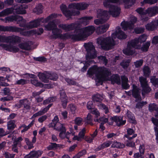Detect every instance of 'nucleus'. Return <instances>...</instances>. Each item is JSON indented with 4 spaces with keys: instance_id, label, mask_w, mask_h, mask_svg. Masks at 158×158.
<instances>
[{
    "instance_id": "nucleus-1",
    "label": "nucleus",
    "mask_w": 158,
    "mask_h": 158,
    "mask_svg": "<svg viewBox=\"0 0 158 158\" xmlns=\"http://www.w3.org/2000/svg\"><path fill=\"white\" fill-rule=\"evenodd\" d=\"M57 16V14H52L44 19L42 17L36 19L30 22L27 24L26 23V20L23 19V20L18 24H19V26L20 27H26L28 29H32L37 27L41 23H47L50 20L56 18Z\"/></svg>"
},
{
    "instance_id": "nucleus-2",
    "label": "nucleus",
    "mask_w": 158,
    "mask_h": 158,
    "mask_svg": "<svg viewBox=\"0 0 158 158\" xmlns=\"http://www.w3.org/2000/svg\"><path fill=\"white\" fill-rule=\"evenodd\" d=\"M84 46L87 52L85 56L86 60L85 61L84 66L88 68L91 62V61L89 60L94 59L97 57V52L92 43H85Z\"/></svg>"
},
{
    "instance_id": "nucleus-3",
    "label": "nucleus",
    "mask_w": 158,
    "mask_h": 158,
    "mask_svg": "<svg viewBox=\"0 0 158 158\" xmlns=\"http://www.w3.org/2000/svg\"><path fill=\"white\" fill-rule=\"evenodd\" d=\"M120 1H104L103 2L104 6L109 9V12L113 17H116L119 16L121 12L120 8L112 4V3H116Z\"/></svg>"
},
{
    "instance_id": "nucleus-4",
    "label": "nucleus",
    "mask_w": 158,
    "mask_h": 158,
    "mask_svg": "<svg viewBox=\"0 0 158 158\" xmlns=\"http://www.w3.org/2000/svg\"><path fill=\"white\" fill-rule=\"evenodd\" d=\"M97 43L101 45L102 49L106 51L111 49L115 44L114 40L110 37L105 38L99 37L97 39Z\"/></svg>"
},
{
    "instance_id": "nucleus-5",
    "label": "nucleus",
    "mask_w": 158,
    "mask_h": 158,
    "mask_svg": "<svg viewBox=\"0 0 158 158\" xmlns=\"http://www.w3.org/2000/svg\"><path fill=\"white\" fill-rule=\"evenodd\" d=\"M147 39V36L145 35H143L139 36L138 38H136L134 40H132L129 44L130 46L131 45L132 47L137 49H140L141 44L145 42ZM134 53V50L129 49V55H132Z\"/></svg>"
},
{
    "instance_id": "nucleus-6",
    "label": "nucleus",
    "mask_w": 158,
    "mask_h": 158,
    "mask_svg": "<svg viewBox=\"0 0 158 158\" xmlns=\"http://www.w3.org/2000/svg\"><path fill=\"white\" fill-rule=\"evenodd\" d=\"M99 67L95 65L93 66L88 69L87 74L89 75V77H91L95 75L98 82L102 83L103 82V77L99 73Z\"/></svg>"
},
{
    "instance_id": "nucleus-7",
    "label": "nucleus",
    "mask_w": 158,
    "mask_h": 158,
    "mask_svg": "<svg viewBox=\"0 0 158 158\" xmlns=\"http://www.w3.org/2000/svg\"><path fill=\"white\" fill-rule=\"evenodd\" d=\"M74 32L76 33L73 34L66 33L64 40L71 39L74 41H77L81 40L84 37V33L82 32L81 28L75 29Z\"/></svg>"
},
{
    "instance_id": "nucleus-8",
    "label": "nucleus",
    "mask_w": 158,
    "mask_h": 158,
    "mask_svg": "<svg viewBox=\"0 0 158 158\" xmlns=\"http://www.w3.org/2000/svg\"><path fill=\"white\" fill-rule=\"evenodd\" d=\"M21 41V38L18 36L14 35L9 36L0 35V42L9 43L14 44L20 43Z\"/></svg>"
},
{
    "instance_id": "nucleus-9",
    "label": "nucleus",
    "mask_w": 158,
    "mask_h": 158,
    "mask_svg": "<svg viewBox=\"0 0 158 158\" xmlns=\"http://www.w3.org/2000/svg\"><path fill=\"white\" fill-rule=\"evenodd\" d=\"M61 30L56 27L52 30V35L50 36V38L52 39L59 38L62 40H64L66 33L62 34L61 33Z\"/></svg>"
},
{
    "instance_id": "nucleus-10",
    "label": "nucleus",
    "mask_w": 158,
    "mask_h": 158,
    "mask_svg": "<svg viewBox=\"0 0 158 158\" xmlns=\"http://www.w3.org/2000/svg\"><path fill=\"white\" fill-rule=\"evenodd\" d=\"M111 36L113 38L116 39L117 38L120 40L125 39L127 37V35L122 31L121 27L119 26L116 27L115 31L112 33Z\"/></svg>"
},
{
    "instance_id": "nucleus-11",
    "label": "nucleus",
    "mask_w": 158,
    "mask_h": 158,
    "mask_svg": "<svg viewBox=\"0 0 158 158\" xmlns=\"http://www.w3.org/2000/svg\"><path fill=\"white\" fill-rule=\"evenodd\" d=\"M23 30L22 28L15 26H4L0 25V31H10L12 32H19Z\"/></svg>"
},
{
    "instance_id": "nucleus-12",
    "label": "nucleus",
    "mask_w": 158,
    "mask_h": 158,
    "mask_svg": "<svg viewBox=\"0 0 158 158\" xmlns=\"http://www.w3.org/2000/svg\"><path fill=\"white\" fill-rule=\"evenodd\" d=\"M89 6V4L86 3H73L69 4L68 8H73L79 10H84L86 9Z\"/></svg>"
},
{
    "instance_id": "nucleus-13",
    "label": "nucleus",
    "mask_w": 158,
    "mask_h": 158,
    "mask_svg": "<svg viewBox=\"0 0 158 158\" xmlns=\"http://www.w3.org/2000/svg\"><path fill=\"white\" fill-rule=\"evenodd\" d=\"M58 27L65 31L67 32L75 29L77 27V26L75 23H72L70 24L61 23L58 25Z\"/></svg>"
},
{
    "instance_id": "nucleus-14",
    "label": "nucleus",
    "mask_w": 158,
    "mask_h": 158,
    "mask_svg": "<svg viewBox=\"0 0 158 158\" xmlns=\"http://www.w3.org/2000/svg\"><path fill=\"white\" fill-rule=\"evenodd\" d=\"M139 81L143 89L142 94L143 95V92L148 93L150 92L151 89L148 86L146 79L142 77H139Z\"/></svg>"
},
{
    "instance_id": "nucleus-15",
    "label": "nucleus",
    "mask_w": 158,
    "mask_h": 158,
    "mask_svg": "<svg viewBox=\"0 0 158 158\" xmlns=\"http://www.w3.org/2000/svg\"><path fill=\"white\" fill-rule=\"evenodd\" d=\"M110 119L113 121V122H114L116 123L117 126L118 127H120L124 125L126 123L125 120H123V117L121 116H114L111 117ZM113 123H112L111 124L109 123V124L112 125Z\"/></svg>"
},
{
    "instance_id": "nucleus-16",
    "label": "nucleus",
    "mask_w": 158,
    "mask_h": 158,
    "mask_svg": "<svg viewBox=\"0 0 158 158\" xmlns=\"http://www.w3.org/2000/svg\"><path fill=\"white\" fill-rule=\"evenodd\" d=\"M60 99L61 102V105L64 108H65L68 103V97L65 91L64 90L60 91Z\"/></svg>"
},
{
    "instance_id": "nucleus-17",
    "label": "nucleus",
    "mask_w": 158,
    "mask_h": 158,
    "mask_svg": "<svg viewBox=\"0 0 158 158\" xmlns=\"http://www.w3.org/2000/svg\"><path fill=\"white\" fill-rule=\"evenodd\" d=\"M82 29V32L84 33V37H87L92 34L95 31V28L93 26H89Z\"/></svg>"
},
{
    "instance_id": "nucleus-18",
    "label": "nucleus",
    "mask_w": 158,
    "mask_h": 158,
    "mask_svg": "<svg viewBox=\"0 0 158 158\" xmlns=\"http://www.w3.org/2000/svg\"><path fill=\"white\" fill-rule=\"evenodd\" d=\"M0 46L2 47L5 50L13 53L18 52L19 49L17 47L10 45H8L6 44H0Z\"/></svg>"
},
{
    "instance_id": "nucleus-19",
    "label": "nucleus",
    "mask_w": 158,
    "mask_h": 158,
    "mask_svg": "<svg viewBox=\"0 0 158 158\" xmlns=\"http://www.w3.org/2000/svg\"><path fill=\"white\" fill-rule=\"evenodd\" d=\"M99 73L102 76L103 80V77H107L111 75L110 70L104 67H99Z\"/></svg>"
},
{
    "instance_id": "nucleus-20",
    "label": "nucleus",
    "mask_w": 158,
    "mask_h": 158,
    "mask_svg": "<svg viewBox=\"0 0 158 158\" xmlns=\"http://www.w3.org/2000/svg\"><path fill=\"white\" fill-rule=\"evenodd\" d=\"M63 14L65 17L69 19H71L72 16L78 15H80V12L79 11H76L74 10H69L68 9L64 12Z\"/></svg>"
},
{
    "instance_id": "nucleus-21",
    "label": "nucleus",
    "mask_w": 158,
    "mask_h": 158,
    "mask_svg": "<svg viewBox=\"0 0 158 158\" xmlns=\"http://www.w3.org/2000/svg\"><path fill=\"white\" fill-rule=\"evenodd\" d=\"M140 93L139 89L138 88L136 87H134L132 91V95L135 99V100L136 102L140 101L142 100Z\"/></svg>"
},
{
    "instance_id": "nucleus-22",
    "label": "nucleus",
    "mask_w": 158,
    "mask_h": 158,
    "mask_svg": "<svg viewBox=\"0 0 158 158\" xmlns=\"http://www.w3.org/2000/svg\"><path fill=\"white\" fill-rule=\"evenodd\" d=\"M97 17L98 18L105 19L107 20L108 19V12L107 10L99 9L97 11Z\"/></svg>"
},
{
    "instance_id": "nucleus-23",
    "label": "nucleus",
    "mask_w": 158,
    "mask_h": 158,
    "mask_svg": "<svg viewBox=\"0 0 158 158\" xmlns=\"http://www.w3.org/2000/svg\"><path fill=\"white\" fill-rule=\"evenodd\" d=\"M32 42L28 41L25 42H22L19 44V46L21 49L26 50H30L31 49V46Z\"/></svg>"
},
{
    "instance_id": "nucleus-24",
    "label": "nucleus",
    "mask_w": 158,
    "mask_h": 158,
    "mask_svg": "<svg viewBox=\"0 0 158 158\" xmlns=\"http://www.w3.org/2000/svg\"><path fill=\"white\" fill-rule=\"evenodd\" d=\"M48 71H46L45 73H39L38 76L40 80L44 83L49 82V79H48Z\"/></svg>"
},
{
    "instance_id": "nucleus-25",
    "label": "nucleus",
    "mask_w": 158,
    "mask_h": 158,
    "mask_svg": "<svg viewBox=\"0 0 158 158\" xmlns=\"http://www.w3.org/2000/svg\"><path fill=\"white\" fill-rule=\"evenodd\" d=\"M157 26H158V20H156L147 24L146 25L145 27L148 30L153 31L156 28Z\"/></svg>"
},
{
    "instance_id": "nucleus-26",
    "label": "nucleus",
    "mask_w": 158,
    "mask_h": 158,
    "mask_svg": "<svg viewBox=\"0 0 158 158\" xmlns=\"http://www.w3.org/2000/svg\"><path fill=\"white\" fill-rule=\"evenodd\" d=\"M109 27V25L108 24L101 25L97 28L96 31L98 34L104 33L107 31Z\"/></svg>"
},
{
    "instance_id": "nucleus-27",
    "label": "nucleus",
    "mask_w": 158,
    "mask_h": 158,
    "mask_svg": "<svg viewBox=\"0 0 158 158\" xmlns=\"http://www.w3.org/2000/svg\"><path fill=\"white\" fill-rule=\"evenodd\" d=\"M146 12L150 16H152L158 14V7H154L152 8H148L146 10Z\"/></svg>"
},
{
    "instance_id": "nucleus-28",
    "label": "nucleus",
    "mask_w": 158,
    "mask_h": 158,
    "mask_svg": "<svg viewBox=\"0 0 158 158\" xmlns=\"http://www.w3.org/2000/svg\"><path fill=\"white\" fill-rule=\"evenodd\" d=\"M110 80L113 84L115 83L118 85L121 84L120 77L118 74H115L112 76L110 77Z\"/></svg>"
},
{
    "instance_id": "nucleus-29",
    "label": "nucleus",
    "mask_w": 158,
    "mask_h": 158,
    "mask_svg": "<svg viewBox=\"0 0 158 158\" xmlns=\"http://www.w3.org/2000/svg\"><path fill=\"white\" fill-rule=\"evenodd\" d=\"M16 120H10L7 123V129L8 130H10L13 131L16 127L15 124Z\"/></svg>"
},
{
    "instance_id": "nucleus-30",
    "label": "nucleus",
    "mask_w": 158,
    "mask_h": 158,
    "mask_svg": "<svg viewBox=\"0 0 158 158\" xmlns=\"http://www.w3.org/2000/svg\"><path fill=\"white\" fill-rule=\"evenodd\" d=\"M48 72V79H49V80L54 81H56L59 78L58 74L55 72L52 71Z\"/></svg>"
},
{
    "instance_id": "nucleus-31",
    "label": "nucleus",
    "mask_w": 158,
    "mask_h": 158,
    "mask_svg": "<svg viewBox=\"0 0 158 158\" xmlns=\"http://www.w3.org/2000/svg\"><path fill=\"white\" fill-rule=\"evenodd\" d=\"M56 27L55 20L49 22L45 27L47 30L49 31H52Z\"/></svg>"
},
{
    "instance_id": "nucleus-32",
    "label": "nucleus",
    "mask_w": 158,
    "mask_h": 158,
    "mask_svg": "<svg viewBox=\"0 0 158 158\" xmlns=\"http://www.w3.org/2000/svg\"><path fill=\"white\" fill-rule=\"evenodd\" d=\"M43 5L41 3H39L33 9V12L39 15L43 13Z\"/></svg>"
},
{
    "instance_id": "nucleus-33",
    "label": "nucleus",
    "mask_w": 158,
    "mask_h": 158,
    "mask_svg": "<svg viewBox=\"0 0 158 158\" xmlns=\"http://www.w3.org/2000/svg\"><path fill=\"white\" fill-rule=\"evenodd\" d=\"M13 10L11 8H7L0 12V17L4 16L12 13Z\"/></svg>"
},
{
    "instance_id": "nucleus-34",
    "label": "nucleus",
    "mask_w": 158,
    "mask_h": 158,
    "mask_svg": "<svg viewBox=\"0 0 158 158\" xmlns=\"http://www.w3.org/2000/svg\"><path fill=\"white\" fill-rule=\"evenodd\" d=\"M60 146L61 145L55 143H50V145L47 147V149L48 150L57 149L60 147Z\"/></svg>"
},
{
    "instance_id": "nucleus-35",
    "label": "nucleus",
    "mask_w": 158,
    "mask_h": 158,
    "mask_svg": "<svg viewBox=\"0 0 158 158\" xmlns=\"http://www.w3.org/2000/svg\"><path fill=\"white\" fill-rule=\"evenodd\" d=\"M42 154V152L40 150L37 151H32L30 152L32 158H38Z\"/></svg>"
},
{
    "instance_id": "nucleus-36",
    "label": "nucleus",
    "mask_w": 158,
    "mask_h": 158,
    "mask_svg": "<svg viewBox=\"0 0 158 158\" xmlns=\"http://www.w3.org/2000/svg\"><path fill=\"white\" fill-rule=\"evenodd\" d=\"M59 121V118L57 115L54 116L53 119L52 120V122L48 125L49 127H54L56 126Z\"/></svg>"
},
{
    "instance_id": "nucleus-37",
    "label": "nucleus",
    "mask_w": 158,
    "mask_h": 158,
    "mask_svg": "<svg viewBox=\"0 0 158 158\" xmlns=\"http://www.w3.org/2000/svg\"><path fill=\"white\" fill-rule=\"evenodd\" d=\"M122 86L124 89H127L128 88V84L127 83L128 81V78L125 76L122 77Z\"/></svg>"
},
{
    "instance_id": "nucleus-38",
    "label": "nucleus",
    "mask_w": 158,
    "mask_h": 158,
    "mask_svg": "<svg viewBox=\"0 0 158 158\" xmlns=\"http://www.w3.org/2000/svg\"><path fill=\"white\" fill-rule=\"evenodd\" d=\"M125 146V145L124 144L118 142L116 140L114 141V143L111 145L112 148H124Z\"/></svg>"
},
{
    "instance_id": "nucleus-39",
    "label": "nucleus",
    "mask_w": 158,
    "mask_h": 158,
    "mask_svg": "<svg viewBox=\"0 0 158 158\" xmlns=\"http://www.w3.org/2000/svg\"><path fill=\"white\" fill-rule=\"evenodd\" d=\"M93 100L94 102H101L103 100V97L101 95L97 94L92 97Z\"/></svg>"
},
{
    "instance_id": "nucleus-40",
    "label": "nucleus",
    "mask_w": 158,
    "mask_h": 158,
    "mask_svg": "<svg viewBox=\"0 0 158 158\" xmlns=\"http://www.w3.org/2000/svg\"><path fill=\"white\" fill-rule=\"evenodd\" d=\"M54 129L59 132L66 131V128L64 126V125L61 123H60L59 126L54 127Z\"/></svg>"
},
{
    "instance_id": "nucleus-41",
    "label": "nucleus",
    "mask_w": 158,
    "mask_h": 158,
    "mask_svg": "<svg viewBox=\"0 0 158 158\" xmlns=\"http://www.w3.org/2000/svg\"><path fill=\"white\" fill-rule=\"evenodd\" d=\"M130 23L129 22V29H133L134 28V24L136 23L137 21V19L136 17L131 16L130 18Z\"/></svg>"
},
{
    "instance_id": "nucleus-42",
    "label": "nucleus",
    "mask_w": 158,
    "mask_h": 158,
    "mask_svg": "<svg viewBox=\"0 0 158 158\" xmlns=\"http://www.w3.org/2000/svg\"><path fill=\"white\" fill-rule=\"evenodd\" d=\"M94 120L95 122H101V123L104 124L108 121V118L104 117H100L99 119L94 118Z\"/></svg>"
},
{
    "instance_id": "nucleus-43",
    "label": "nucleus",
    "mask_w": 158,
    "mask_h": 158,
    "mask_svg": "<svg viewBox=\"0 0 158 158\" xmlns=\"http://www.w3.org/2000/svg\"><path fill=\"white\" fill-rule=\"evenodd\" d=\"M25 100L24 99L21 100L19 101V103L20 104L23 105L24 110H26L28 111L30 109L31 106L29 103H25Z\"/></svg>"
},
{
    "instance_id": "nucleus-44",
    "label": "nucleus",
    "mask_w": 158,
    "mask_h": 158,
    "mask_svg": "<svg viewBox=\"0 0 158 158\" xmlns=\"http://www.w3.org/2000/svg\"><path fill=\"white\" fill-rule=\"evenodd\" d=\"M31 83L36 87L42 88L44 86L43 84L38 80L33 79L31 80Z\"/></svg>"
},
{
    "instance_id": "nucleus-45",
    "label": "nucleus",
    "mask_w": 158,
    "mask_h": 158,
    "mask_svg": "<svg viewBox=\"0 0 158 158\" xmlns=\"http://www.w3.org/2000/svg\"><path fill=\"white\" fill-rule=\"evenodd\" d=\"M87 151L85 149H83L79 152L75 156H74L73 158H80L81 157L85 155Z\"/></svg>"
},
{
    "instance_id": "nucleus-46",
    "label": "nucleus",
    "mask_w": 158,
    "mask_h": 158,
    "mask_svg": "<svg viewBox=\"0 0 158 158\" xmlns=\"http://www.w3.org/2000/svg\"><path fill=\"white\" fill-rule=\"evenodd\" d=\"M65 80L68 83V85H77V84H78L75 81L68 78H65Z\"/></svg>"
},
{
    "instance_id": "nucleus-47",
    "label": "nucleus",
    "mask_w": 158,
    "mask_h": 158,
    "mask_svg": "<svg viewBox=\"0 0 158 158\" xmlns=\"http://www.w3.org/2000/svg\"><path fill=\"white\" fill-rule=\"evenodd\" d=\"M121 26L122 28L124 31H126L128 28V21L126 22L125 21H123L121 23Z\"/></svg>"
},
{
    "instance_id": "nucleus-48",
    "label": "nucleus",
    "mask_w": 158,
    "mask_h": 158,
    "mask_svg": "<svg viewBox=\"0 0 158 158\" xmlns=\"http://www.w3.org/2000/svg\"><path fill=\"white\" fill-rule=\"evenodd\" d=\"M34 60L36 61L40 62H45L47 61V59L46 57L43 56H41L38 57H34Z\"/></svg>"
},
{
    "instance_id": "nucleus-49",
    "label": "nucleus",
    "mask_w": 158,
    "mask_h": 158,
    "mask_svg": "<svg viewBox=\"0 0 158 158\" xmlns=\"http://www.w3.org/2000/svg\"><path fill=\"white\" fill-rule=\"evenodd\" d=\"M156 2V1H143L140 2L141 6L147 4L152 5Z\"/></svg>"
},
{
    "instance_id": "nucleus-50",
    "label": "nucleus",
    "mask_w": 158,
    "mask_h": 158,
    "mask_svg": "<svg viewBox=\"0 0 158 158\" xmlns=\"http://www.w3.org/2000/svg\"><path fill=\"white\" fill-rule=\"evenodd\" d=\"M16 13L18 14H24L26 13V11L25 10L23 9L22 6L16 9Z\"/></svg>"
},
{
    "instance_id": "nucleus-51",
    "label": "nucleus",
    "mask_w": 158,
    "mask_h": 158,
    "mask_svg": "<svg viewBox=\"0 0 158 158\" xmlns=\"http://www.w3.org/2000/svg\"><path fill=\"white\" fill-rule=\"evenodd\" d=\"M86 133V129L85 128H84L79 132L78 136L80 137L81 139H84V137L85 136V135Z\"/></svg>"
},
{
    "instance_id": "nucleus-52",
    "label": "nucleus",
    "mask_w": 158,
    "mask_h": 158,
    "mask_svg": "<svg viewBox=\"0 0 158 158\" xmlns=\"http://www.w3.org/2000/svg\"><path fill=\"white\" fill-rule=\"evenodd\" d=\"M27 80L21 78L16 81L15 84L23 85L27 84Z\"/></svg>"
},
{
    "instance_id": "nucleus-53",
    "label": "nucleus",
    "mask_w": 158,
    "mask_h": 158,
    "mask_svg": "<svg viewBox=\"0 0 158 158\" xmlns=\"http://www.w3.org/2000/svg\"><path fill=\"white\" fill-rule=\"evenodd\" d=\"M25 141L28 147V149H30L34 148L33 143L31 142L28 138H26L25 139Z\"/></svg>"
},
{
    "instance_id": "nucleus-54",
    "label": "nucleus",
    "mask_w": 158,
    "mask_h": 158,
    "mask_svg": "<svg viewBox=\"0 0 158 158\" xmlns=\"http://www.w3.org/2000/svg\"><path fill=\"white\" fill-rule=\"evenodd\" d=\"M150 45V43L149 42H147L143 45L142 47H140V48H141V50L143 51L146 52L148 51Z\"/></svg>"
},
{
    "instance_id": "nucleus-55",
    "label": "nucleus",
    "mask_w": 158,
    "mask_h": 158,
    "mask_svg": "<svg viewBox=\"0 0 158 158\" xmlns=\"http://www.w3.org/2000/svg\"><path fill=\"white\" fill-rule=\"evenodd\" d=\"M144 75L146 76H148L150 73V71L147 66H144L143 69Z\"/></svg>"
},
{
    "instance_id": "nucleus-56",
    "label": "nucleus",
    "mask_w": 158,
    "mask_h": 158,
    "mask_svg": "<svg viewBox=\"0 0 158 158\" xmlns=\"http://www.w3.org/2000/svg\"><path fill=\"white\" fill-rule=\"evenodd\" d=\"M107 19L100 18L99 19H96L94 20V23L96 25L102 24L105 23Z\"/></svg>"
},
{
    "instance_id": "nucleus-57",
    "label": "nucleus",
    "mask_w": 158,
    "mask_h": 158,
    "mask_svg": "<svg viewBox=\"0 0 158 158\" xmlns=\"http://www.w3.org/2000/svg\"><path fill=\"white\" fill-rule=\"evenodd\" d=\"M151 81L153 84L156 87H158V79L155 77H152L151 79Z\"/></svg>"
},
{
    "instance_id": "nucleus-58",
    "label": "nucleus",
    "mask_w": 158,
    "mask_h": 158,
    "mask_svg": "<svg viewBox=\"0 0 158 158\" xmlns=\"http://www.w3.org/2000/svg\"><path fill=\"white\" fill-rule=\"evenodd\" d=\"M15 15H11L5 18L6 22H12L15 21L16 19Z\"/></svg>"
},
{
    "instance_id": "nucleus-59",
    "label": "nucleus",
    "mask_w": 158,
    "mask_h": 158,
    "mask_svg": "<svg viewBox=\"0 0 158 158\" xmlns=\"http://www.w3.org/2000/svg\"><path fill=\"white\" fill-rule=\"evenodd\" d=\"M13 98V97L12 96L8 95L6 97H2L1 98V100L2 102H5L12 100Z\"/></svg>"
},
{
    "instance_id": "nucleus-60",
    "label": "nucleus",
    "mask_w": 158,
    "mask_h": 158,
    "mask_svg": "<svg viewBox=\"0 0 158 158\" xmlns=\"http://www.w3.org/2000/svg\"><path fill=\"white\" fill-rule=\"evenodd\" d=\"M91 113L95 115V118H98L100 116V113L97 109L91 110Z\"/></svg>"
},
{
    "instance_id": "nucleus-61",
    "label": "nucleus",
    "mask_w": 158,
    "mask_h": 158,
    "mask_svg": "<svg viewBox=\"0 0 158 158\" xmlns=\"http://www.w3.org/2000/svg\"><path fill=\"white\" fill-rule=\"evenodd\" d=\"M69 107L70 108V110L71 113L73 114H74L76 112V107L74 104H70L69 105Z\"/></svg>"
},
{
    "instance_id": "nucleus-62",
    "label": "nucleus",
    "mask_w": 158,
    "mask_h": 158,
    "mask_svg": "<svg viewBox=\"0 0 158 158\" xmlns=\"http://www.w3.org/2000/svg\"><path fill=\"white\" fill-rule=\"evenodd\" d=\"M98 58L103 62V63L105 65H106L107 64L108 60L106 56H100L98 57Z\"/></svg>"
},
{
    "instance_id": "nucleus-63",
    "label": "nucleus",
    "mask_w": 158,
    "mask_h": 158,
    "mask_svg": "<svg viewBox=\"0 0 158 158\" xmlns=\"http://www.w3.org/2000/svg\"><path fill=\"white\" fill-rule=\"evenodd\" d=\"M113 142L111 141L108 140L103 143L102 145L104 148H107L110 146V145Z\"/></svg>"
},
{
    "instance_id": "nucleus-64",
    "label": "nucleus",
    "mask_w": 158,
    "mask_h": 158,
    "mask_svg": "<svg viewBox=\"0 0 158 158\" xmlns=\"http://www.w3.org/2000/svg\"><path fill=\"white\" fill-rule=\"evenodd\" d=\"M86 120L88 124H92V116L90 114H88L86 118Z\"/></svg>"
}]
</instances>
